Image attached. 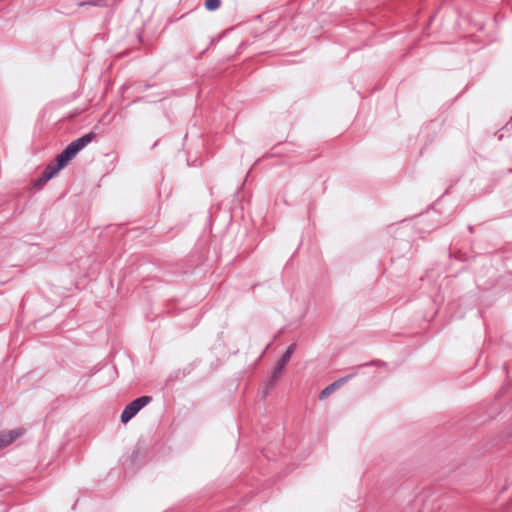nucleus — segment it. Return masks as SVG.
<instances>
[{"label":"nucleus","mask_w":512,"mask_h":512,"mask_svg":"<svg viewBox=\"0 0 512 512\" xmlns=\"http://www.w3.org/2000/svg\"><path fill=\"white\" fill-rule=\"evenodd\" d=\"M95 136L96 134L94 132H90L71 142L66 149L57 156L56 164H50L46 167L41 177L37 180L36 185L42 186L54 177L80 150L91 143Z\"/></svg>","instance_id":"obj_1"},{"label":"nucleus","mask_w":512,"mask_h":512,"mask_svg":"<svg viewBox=\"0 0 512 512\" xmlns=\"http://www.w3.org/2000/svg\"><path fill=\"white\" fill-rule=\"evenodd\" d=\"M151 402V397L142 396L129 403L121 414L122 423H128L144 406Z\"/></svg>","instance_id":"obj_2"},{"label":"nucleus","mask_w":512,"mask_h":512,"mask_svg":"<svg viewBox=\"0 0 512 512\" xmlns=\"http://www.w3.org/2000/svg\"><path fill=\"white\" fill-rule=\"evenodd\" d=\"M296 349V344H291L286 352L283 354V356L281 357V359L278 361L276 367L274 368L273 372H272V381H276L279 376L281 375L285 365L289 362L292 354L294 353Z\"/></svg>","instance_id":"obj_3"},{"label":"nucleus","mask_w":512,"mask_h":512,"mask_svg":"<svg viewBox=\"0 0 512 512\" xmlns=\"http://www.w3.org/2000/svg\"><path fill=\"white\" fill-rule=\"evenodd\" d=\"M24 433V429L11 430L0 434V449L12 443L17 437Z\"/></svg>","instance_id":"obj_4"},{"label":"nucleus","mask_w":512,"mask_h":512,"mask_svg":"<svg viewBox=\"0 0 512 512\" xmlns=\"http://www.w3.org/2000/svg\"><path fill=\"white\" fill-rule=\"evenodd\" d=\"M345 382V379H339L329 386H327L325 389H323L320 393V399L324 400L327 397H329L337 388H339L343 383Z\"/></svg>","instance_id":"obj_5"},{"label":"nucleus","mask_w":512,"mask_h":512,"mask_svg":"<svg viewBox=\"0 0 512 512\" xmlns=\"http://www.w3.org/2000/svg\"><path fill=\"white\" fill-rule=\"evenodd\" d=\"M221 0H206L205 1V8L207 10H216L220 7Z\"/></svg>","instance_id":"obj_6"}]
</instances>
